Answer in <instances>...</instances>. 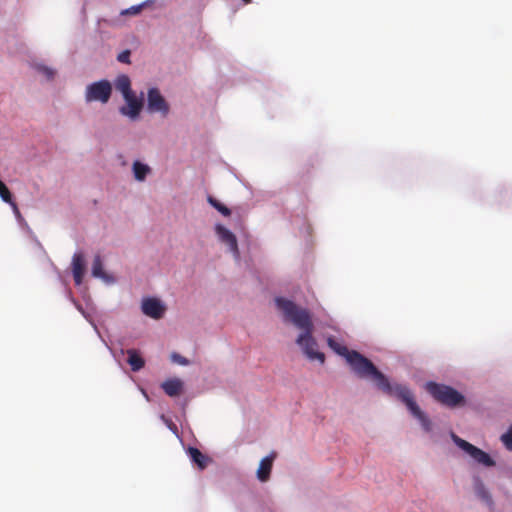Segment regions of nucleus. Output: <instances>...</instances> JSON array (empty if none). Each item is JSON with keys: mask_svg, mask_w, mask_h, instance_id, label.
I'll return each instance as SVG.
<instances>
[{"mask_svg": "<svg viewBox=\"0 0 512 512\" xmlns=\"http://www.w3.org/2000/svg\"><path fill=\"white\" fill-rule=\"evenodd\" d=\"M354 373L360 378H371L377 388L383 393L396 397L403 402L410 413L418 419L426 432L432 430V423L426 414L420 409L414 400L412 392L405 385L391 384L388 378L380 372L376 366L362 354L352 350L347 360Z\"/></svg>", "mask_w": 512, "mask_h": 512, "instance_id": "obj_1", "label": "nucleus"}, {"mask_svg": "<svg viewBox=\"0 0 512 512\" xmlns=\"http://www.w3.org/2000/svg\"><path fill=\"white\" fill-rule=\"evenodd\" d=\"M277 307L283 312L285 320L290 321L301 330L296 339L303 353L310 360L324 363L325 355L318 351V344L313 337L314 325L307 309L298 307L294 302L278 297L275 300Z\"/></svg>", "mask_w": 512, "mask_h": 512, "instance_id": "obj_2", "label": "nucleus"}, {"mask_svg": "<svg viewBox=\"0 0 512 512\" xmlns=\"http://www.w3.org/2000/svg\"><path fill=\"white\" fill-rule=\"evenodd\" d=\"M425 388L437 402L449 408L462 407L466 403L465 397L451 386L427 382Z\"/></svg>", "mask_w": 512, "mask_h": 512, "instance_id": "obj_3", "label": "nucleus"}, {"mask_svg": "<svg viewBox=\"0 0 512 512\" xmlns=\"http://www.w3.org/2000/svg\"><path fill=\"white\" fill-rule=\"evenodd\" d=\"M451 438L453 442L462 449L466 454H468L475 463L485 466V467H493L496 465V462L492 459V457L481 450L480 448L474 446L468 441L460 438L455 433L451 434Z\"/></svg>", "mask_w": 512, "mask_h": 512, "instance_id": "obj_4", "label": "nucleus"}, {"mask_svg": "<svg viewBox=\"0 0 512 512\" xmlns=\"http://www.w3.org/2000/svg\"><path fill=\"white\" fill-rule=\"evenodd\" d=\"M112 94V86L108 80H100L94 82L86 87L85 100L86 102L98 101L107 103Z\"/></svg>", "mask_w": 512, "mask_h": 512, "instance_id": "obj_5", "label": "nucleus"}, {"mask_svg": "<svg viewBox=\"0 0 512 512\" xmlns=\"http://www.w3.org/2000/svg\"><path fill=\"white\" fill-rule=\"evenodd\" d=\"M147 109L151 113H160L163 117L169 114L170 107L159 89L150 88L147 94Z\"/></svg>", "mask_w": 512, "mask_h": 512, "instance_id": "obj_6", "label": "nucleus"}, {"mask_svg": "<svg viewBox=\"0 0 512 512\" xmlns=\"http://www.w3.org/2000/svg\"><path fill=\"white\" fill-rule=\"evenodd\" d=\"M141 309L146 316L156 320L161 319L166 310L164 304L154 297L143 299Z\"/></svg>", "mask_w": 512, "mask_h": 512, "instance_id": "obj_7", "label": "nucleus"}, {"mask_svg": "<svg viewBox=\"0 0 512 512\" xmlns=\"http://www.w3.org/2000/svg\"><path fill=\"white\" fill-rule=\"evenodd\" d=\"M124 99L126 100L127 105L120 108V113L128 116L132 120L136 119L142 109V101L137 99L134 94L124 97Z\"/></svg>", "mask_w": 512, "mask_h": 512, "instance_id": "obj_8", "label": "nucleus"}, {"mask_svg": "<svg viewBox=\"0 0 512 512\" xmlns=\"http://www.w3.org/2000/svg\"><path fill=\"white\" fill-rule=\"evenodd\" d=\"M215 229L219 239L229 247L230 251L233 252L236 257H238L239 250L236 236L229 229L220 224H218Z\"/></svg>", "mask_w": 512, "mask_h": 512, "instance_id": "obj_9", "label": "nucleus"}, {"mask_svg": "<svg viewBox=\"0 0 512 512\" xmlns=\"http://www.w3.org/2000/svg\"><path fill=\"white\" fill-rule=\"evenodd\" d=\"M72 272L76 285H81L85 274V259L82 253H75L72 258Z\"/></svg>", "mask_w": 512, "mask_h": 512, "instance_id": "obj_10", "label": "nucleus"}, {"mask_svg": "<svg viewBox=\"0 0 512 512\" xmlns=\"http://www.w3.org/2000/svg\"><path fill=\"white\" fill-rule=\"evenodd\" d=\"M276 458V453L272 452L270 455L266 456L260 461L258 470H257V478L261 482H266L270 478L273 461Z\"/></svg>", "mask_w": 512, "mask_h": 512, "instance_id": "obj_11", "label": "nucleus"}, {"mask_svg": "<svg viewBox=\"0 0 512 512\" xmlns=\"http://www.w3.org/2000/svg\"><path fill=\"white\" fill-rule=\"evenodd\" d=\"M474 490L477 497L481 499L487 506L490 508L494 506L492 496L480 478L474 479Z\"/></svg>", "mask_w": 512, "mask_h": 512, "instance_id": "obj_12", "label": "nucleus"}, {"mask_svg": "<svg viewBox=\"0 0 512 512\" xmlns=\"http://www.w3.org/2000/svg\"><path fill=\"white\" fill-rule=\"evenodd\" d=\"M162 388L168 396L175 397L182 392L183 383L177 378L169 379L162 383Z\"/></svg>", "mask_w": 512, "mask_h": 512, "instance_id": "obj_13", "label": "nucleus"}, {"mask_svg": "<svg viewBox=\"0 0 512 512\" xmlns=\"http://www.w3.org/2000/svg\"><path fill=\"white\" fill-rule=\"evenodd\" d=\"M187 452L190 459L199 467V469L203 470L207 467L210 458L204 455L198 448L189 447Z\"/></svg>", "mask_w": 512, "mask_h": 512, "instance_id": "obj_14", "label": "nucleus"}, {"mask_svg": "<svg viewBox=\"0 0 512 512\" xmlns=\"http://www.w3.org/2000/svg\"><path fill=\"white\" fill-rule=\"evenodd\" d=\"M127 355V362L131 366L132 371L136 372L144 367L145 361L135 349L127 350Z\"/></svg>", "mask_w": 512, "mask_h": 512, "instance_id": "obj_15", "label": "nucleus"}, {"mask_svg": "<svg viewBox=\"0 0 512 512\" xmlns=\"http://www.w3.org/2000/svg\"><path fill=\"white\" fill-rule=\"evenodd\" d=\"M115 87L123 94V97L132 95L131 82L128 76L120 75L115 81Z\"/></svg>", "mask_w": 512, "mask_h": 512, "instance_id": "obj_16", "label": "nucleus"}, {"mask_svg": "<svg viewBox=\"0 0 512 512\" xmlns=\"http://www.w3.org/2000/svg\"><path fill=\"white\" fill-rule=\"evenodd\" d=\"M327 344L335 353L344 357L346 361L348 360L351 351L345 345L341 344L333 337L327 339Z\"/></svg>", "mask_w": 512, "mask_h": 512, "instance_id": "obj_17", "label": "nucleus"}, {"mask_svg": "<svg viewBox=\"0 0 512 512\" xmlns=\"http://www.w3.org/2000/svg\"><path fill=\"white\" fill-rule=\"evenodd\" d=\"M133 174L137 181H144L146 176L150 173L151 169L148 165L135 161L133 163Z\"/></svg>", "mask_w": 512, "mask_h": 512, "instance_id": "obj_18", "label": "nucleus"}, {"mask_svg": "<svg viewBox=\"0 0 512 512\" xmlns=\"http://www.w3.org/2000/svg\"><path fill=\"white\" fill-rule=\"evenodd\" d=\"M0 197L1 199L11 205L15 214L19 215L17 204L14 202L12 194L7 186L0 180Z\"/></svg>", "mask_w": 512, "mask_h": 512, "instance_id": "obj_19", "label": "nucleus"}, {"mask_svg": "<svg viewBox=\"0 0 512 512\" xmlns=\"http://www.w3.org/2000/svg\"><path fill=\"white\" fill-rule=\"evenodd\" d=\"M92 275L97 278L107 279V275L103 271V264L100 256H96L93 260Z\"/></svg>", "mask_w": 512, "mask_h": 512, "instance_id": "obj_20", "label": "nucleus"}, {"mask_svg": "<svg viewBox=\"0 0 512 512\" xmlns=\"http://www.w3.org/2000/svg\"><path fill=\"white\" fill-rule=\"evenodd\" d=\"M207 201L213 208H215L223 216L227 217L231 215V210L214 197L208 196Z\"/></svg>", "mask_w": 512, "mask_h": 512, "instance_id": "obj_21", "label": "nucleus"}, {"mask_svg": "<svg viewBox=\"0 0 512 512\" xmlns=\"http://www.w3.org/2000/svg\"><path fill=\"white\" fill-rule=\"evenodd\" d=\"M500 439L505 448L512 451V424L509 426L508 430L501 435Z\"/></svg>", "mask_w": 512, "mask_h": 512, "instance_id": "obj_22", "label": "nucleus"}, {"mask_svg": "<svg viewBox=\"0 0 512 512\" xmlns=\"http://www.w3.org/2000/svg\"><path fill=\"white\" fill-rule=\"evenodd\" d=\"M36 70L43 74L47 80H52L55 76V71L45 65H37Z\"/></svg>", "mask_w": 512, "mask_h": 512, "instance_id": "obj_23", "label": "nucleus"}, {"mask_svg": "<svg viewBox=\"0 0 512 512\" xmlns=\"http://www.w3.org/2000/svg\"><path fill=\"white\" fill-rule=\"evenodd\" d=\"M171 359H172V361L174 363H177V364H180V365H183V366L189 364V361L185 357H183V356H181L180 354H177V353H173L171 355Z\"/></svg>", "mask_w": 512, "mask_h": 512, "instance_id": "obj_24", "label": "nucleus"}, {"mask_svg": "<svg viewBox=\"0 0 512 512\" xmlns=\"http://www.w3.org/2000/svg\"><path fill=\"white\" fill-rule=\"evenodd\" d=\"M117 60L121 63H130V51L129 50H124L122 51L118 56H117Z\"/></svg>", "mask_w": 512, "mask_h": 512, "instance_id": "obj_25", "label": "nucleus"}, {"mask_svg": "<svg viewBox=\"0 0 512 512\" xmlns=\"http://www.w3.org/2000/svg\"><path fill=\"white\" fill-rule=\"evenodd\" d=\"M142 7H143V5L132 6L131 8L126 10L125 13L137 14V13H139L141 11Z\"/></svg>", "mask_w": 512, "mask_h": 512, "instance_id": "obj_26", "label": "nucleus"}, {"mask_svg": "<svg viewBox=\"0 0 512 512\" xmlns=\"http://www.w3.org/2000/svg\"><path fill=\"white\" fill-rule=\"evenodd\" d=\"M166 423L168 424V427L173 430V431H176L177 430V427L174 423H172L170 420H166Z\"/></svg>", "mask_w": 512, "mask_h": 512, "instance_id": "obj_27", "label": "nucleus"}, {"mask_svg": "<svg viewBox=\"0 0 512 512\" xmlns=\"http://www.w3.org/2000/svg\"><path fill=\"white\" fill-rule=\"evenodd\" d=\"M245 3H250L251 0H243Z\"/></svg>", "mask_w": 512, "mask_h": 512, "instance_id": "obj_28", "label": "nucleus"}]
</instances>
